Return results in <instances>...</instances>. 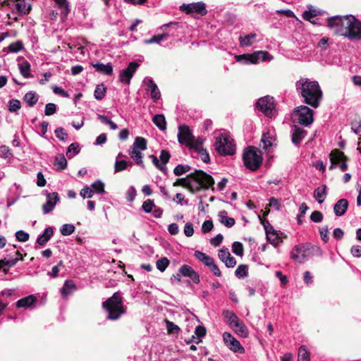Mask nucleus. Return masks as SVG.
Here are the masks:
<instances>
[{"instance_id":"obj_23","label":"nucleus","mask_w":361,"mask_h":361,"mask_svg":"<svg viewBox=\"0 0 361 361\" xmlns=\"http://www.w3.org/2000/svg\"><path fill=\"white\" fill-rule=\"evenodd\" d=\"M95 70L102 74L106 75H111L113 74V66L111 63L104 64L102 63L97 62L92 64Z\"/></svg>"},{"instance_id":"obj_24","label":"nucleus","mask_w":361,"mask_h":361,"mask_svg":"<svg viewBox=\"0 0 361 361\" xmlns=\"http://www.w3.org/2000/svg\"><path fill=\"white\" fill-rule=\"evenodd\" d=\"M36 302L37 298L33 295H30L27 297L18 300L16 302V306L18 308H27L33 305Z\"/></svg>"},{"instance_id":"obj_30","label":"nucleus","mask_w":361,"mask_h":361,"mask_svg":"<svg viewBox=\"0 0 361 361\" xmlns=\"http://www.w3.org/2000/svg\"><path fill=\"white\" fill-rule=\"evenodd\" d=\"M19 70L20 74L25 78H30L33 77V75L30 73L31 66L30 63L27 61H25L18 65Z\"/></svg>"},{"instance_id":"obj_64","label":"nucleus","mask_w":361,"mask_h":361,"mask_svg":"<svg viewBox=\"0 0 361 361\" xmlns=\"http://www.w3.org/2000/svg\"><path fill=\"white\" fill-rule=\"evenodd\" d=\"M56 111V105L54 103H48L45 106L44 114L46 116H51Z\"/></svg>"},{"instance_id":"obj_4","label":"nucleus","mask_w":361,"mask_h":361,"mask_svg":"<svg viewBox=\"0 0 361 361\" xmlns=\"http://www.w3.org/2000/svg\"><path fill=\"white\" fill-rule=\"evenodd\" d=\"M215 150L222 156L233 155L235 153V145L233 140L227 133H221L216 137Z\"/></svg>"},{"instance_id":"obj_28","label":"nucleus","mask_w":361,"mask_h":361,"mask_svg":"<svg viewBox=\"0 0 361 361\" xmlns=\"http://www.w3.org/2000/svg\"><path fill=\"white\" fill-rule=\"evenodd\" d=\"M194 256L197 259L208 267L214 262L212 257L199 250L195 252Z\"/></svg>"},{"instance_id":"obj_15","label":"nucleus","mask_w":361,"mask_h":361,"mask_svg":"<svg viewBox=\"0 0 361 361\" xmlns=\"http://www.w3.org/2000/svg\"><path fill=\"white\" fill-rule=\"evenodd\" d=\"M143 82L147 87L145 89L146 91L150 94V97L154 102H157L159 99L161 97V93L153 79L149 77H146Z\"/></svg>"},{"instance_id":"obj_56","label":"nucleus","mask_w":361,"mask_h":361,"mask_svg":"<svg viewBox=\"0 0 361 361\" xmlns=\"http://www.w3.org/2000/svg\"><path fill=\"white\" fill-rule=\"evenodd\" d=\"M54 134L61 141H66L68 139V133L62 127L57 128L54 131Z\"/></svg>"},{"instance_id":"obj_32","label":"nucleus","mask_w":361,"mask_h":361,"mask_svg":"<svg viewBox=\"0 0 361 361\" xmlns=\"http://www.w3.org/2000/svg\"><path fill=\"white\" fill-rule=\"evenodd\" d=\"M257 35L255 33H250L246 35L244 37L240 36L239 37V42L241 47H250L251 46L254 41L255 40Z\"/></svg>"},{"instance_id":"obj_53","label":"nucleus","mask_w":361,"mask_h":361,"mask_svg":"<svg viewBox=\"0 0 361 361\" xmlns=\"http://www.w3.org/2000/svg\"><path fill=\"white\" fill-rule=\"evenodd\" d=\"M232 252L238 256H243L244 252L243 244L238 241L234 242L232 245Z\"/></svg>"},{"instance_id":"obj_27","label":"nucleus","mask_w":361,"mask_h":361,"mask_svg":"<svg viewBox=\"0 0 361 361\" xmlns=\"http://www.w3.org/2000/svg\"><path fill=\"white\" fill-rule=\"evenodd\" d=\"M219 221L228 228H231L234 226L235 221L233 218L228 216L226 211H220L218 214Z\"/></svg>"},{"instance_id":"obj_47","label":"nucleus","mask_w":361,"mask_h":361,"mask_svg":"<svg viewBox=\"0 0 361 361\" xmlns=\"http://www.w3.org/2000/svg\"><path fill=\"white\" fill-rule=\"evenodd\" d=\"M298 361H310V353L305 346H300L298 350Z\"/></svg>"},{"instance_id":"obj_10","label":"nucleus","mask_w":361,"mask_h":361,"mask_svg":"<svg viewBox=\"0 0 361 361\" xmlns=\"http://www.w3.org/2000/svg\"><path fill=\"white\" fill-rule=\"evenodd\" d=\"M268 55V52L259 51L254 54H245L242 55L235 56V59L237 61L243 62L245 64H251V63H257L260 59L262 61H265L267 59V56Z\"/></svg>"},{"instance_id":"obj_40","label":"nucleus","mask_w":361,"mask_h":361,"mask_svg":"<svg viewBox=\"0 0 361 361\" xmlns=\"http://www.w3.org/2000/svg\"><path fill=\"white\" fill-rule=\"evenodd\" d=\"M188 147L191 148V149H194L198 154H200L202 152L206 150L203 147V140L201 138H198V139H195V138L192 140V142H191V145H189Z\"/></svg>"},{"instance_id":"obj_46","label":"nucleus","mask_w":361,"mask_h":361,"mask_svg":"<svg viewBox=\"0 0 361 361\" xmlns=\"http://www.w3.org/2000/svg\"><path fill=\"white\" fill-rule=\"evenodd\" d=\"M317 14L318 11L312 5H309L308 10L303 12L302 18L306 20L310 21L311 18L317 16Z\"/></svg>"},{"instance_id":"obj_42","label":"nucleus","mask_w":361,"mask_h":361,"mask_svg":"<svg viewBox=\"0 0 361 361\" xmlns=\"http://www.w3.org/2000/svg\"><path fill=\"white\" fill-rule=\"evenodd\" d=\"M106 88L103 83L97 85L94 92V98L97 100L102 99L106 94Z\"/></svg>"},{"instance_id":"obj_50","label":"nucleus","mask_w":361,"mask_h":361,"mask_svg":"<svg viewBox=\"0 0 361 361\" xmlns=\"http://www.w3.org/2000/svg\"><path fill=\"white\" fill-rule=\"evenodd\" d=\"M155 204L152 200L147 199L143 202L142 205V209L145 213H151L153 209L155 207Z\"/></svg>"},{"instance_id":"obj_18","label":"nucleus","mask_w":361,"mask_h":361,"mask_svg":"<svg viewBox=\"0 0 361 361\" xmlns=\"http://www.w3.org/2000/svg\"><path fill=\"white\" fill-rule=\"evenodd\" d=\"M307 134V130H304L302 128L298 127L297 126H295L292 130V142L295 145L298 146L301 141L305 137Z\"/></svg>"},{"instance_id":"obj_17","label":"nucleus","mask_w":361,"mask_h":361,"mask_svg":"<svg viewBox=\"0 0 361 361\" xmlns=\"http://www.w3.org/2000/svg\"><path fill=\"white\" fill-rule=\"evenodd\" d=\"M290 257L298 263H303L306 259L304 247L300 245H295L291 251Z\"/></svg>"},{"instance_id":"obj_11","label":"nucleus","mask_w":361,"mask_h":361,"mask_svg":"<svg viewBox=\"0 0 361 361\" xmlns=\"http://www.w3.org/2000/svg\"><path fill=\"white\" fill-rule=\"evenodd\" d=\"M223 340L226 345L233 353L243 354L245 348L231 333L224 332L223 334Z\"/></svg>"},{"instance_id":"obj_51","label":"nucleus","mask_w":361,"mask_h":361,"mask_svg":"<svg viewBox=\"0 0 361 361\" xmlns=\"http://www.w3.org/2000/svg\"><path fill=\"white\" fill-rule=\"evenodd\" d=\"M169 265V260L166 257H161V259H158L156 263L157 269L161 272L164 271Z\"/></svg>"},{"instance_id":"obj_43","label":"nucleus","mask_w":361,"mask_h":361,"mask_svg":"<svg viewBox=\"0 0 361 361\" xmlns=\"http://www.w3.org/2000/svg\"><path fill=\"white\" fill-rule=\"evenodd\" d=\"M80 148L79 145L77 142L71 144L66 151V156L68 159H72L75 155L79 154Z\"/></svg>"},{"instance_id":"obj_29","label":"nucleus","mask_w":361,"mask_h":361,"mask_svg":"<svg viewBox=\"0 0 361 361\" xmlns=\"http://www.w3.org/2000/svg\"><path fill=\"white\" fill-rule=\"evenodd\" d=\"M129 155L131 159H133L135 164L141 166L142 169L145 168V165L143 164L142 158L143 155L140 150H137V149H129Z\"/></svg>"},{"instance_id":"obj_59","label":"nucleus","mask_w":361,"mask_h":361,"mask_svg":"<svg viewBox=\"0 0 361 361\" xmlns=\"http://www.w3.org/2000/svg\"><path fill=\"white\" fill-rule=\"evenodd\" d=\"M351 130L355 133L358 134L361 131V119L358 117L351 122Z\"/></svg>"},{"instance_id":"obj_49","label":"nucleus","mask_w":361,"mask_h":361,"mask_svg":"<svg viewBox=\"0 0 361 361\" xmlns=\"http://www.w3.org/2000/svg\"><path fill=\"white\" fill-rule=\"evenodd\" d=\"M75 229V228L73 224H66L61 227L60 231L63 235L67 236L73 233Z\"/></svg>"},{"instance_id":"obj_6","label":"nucleus","mask_w":361,"mask_h":361,"mask_svg":"<svg viewBox=\"0 0 361 361\" xmlns=\"http://www.w3.org/2000/svg\"><path fill=\"white\" fill-rule=\"evenodd\" d=\"M313 110L307 106L297 107L293 111V118L295 122L303 126H310L314 121Z\"/></svg>"},{"instance_id":"obj_44","label":"nucleus","mask_w":361,"mask_h":361,"mask_svg":"<svg viewBox=\"0 0 361 361\" xmlns=\"http://www.w3.org/2000/svg\"><path fill=\"white\" fill-rule=\"evenodd\" d=\"M90 188L94 190V194H102L105 192L104 184L100 180H97L92 183Z\"/></svg>"},{"instance_id":"obj_3","label":"nucleus","mask_w":361,"mask_h":361,"mask_svg":"<svg viewBox=\"0 0 361 361\" xmlns=\"http://www.w3.org/2000/svg\"><path fill=\"white\" fill-rule=\"evenodd\" d=\"M102 307L107 312L106 319L109 320H118L126 312L123 304L122 297L117 292L103 302Z\"/></svg>"},{"instance_id":"obj_61","label":"nucleus","mask_w":361,"mask_h":361,"mask_svg":"<svg viewBox=\"0 0 361 361\" xmlns=\"http://www.w3.org/2000/svg\"><path fill=\"white\" fill-rule=\"evenodd\" d=\"M21 107L20 102L18 99H11L9 102L8 110L11 112H16Z\"/></svg>"},{"instance_id":"obj_26","label":"nucleus","mask_w":361,"mask_h":361,"mask_svg":"<svg viewBox=\"0 0 361 361\" xmlns=\"http://www.w3.org/2000/svg\"><path fill=\"white\" fill-rule=\"evenodd\" d=\"M327 188L326 185H322L314 190L313 196L318 203L322 204L327 195Z\"/></svg>"},{"instance_id":"obj_9","label":"nucleus","mask_w":361,"mask_h":361,"mask_svg":"<svg viewBox=\"0 0 361 361\" xmlns=\"http://www.w3.org/2000/svg\"><path fill=\"white\" fill-rule=\"evenodd\" d=\"M256 107L267 116H271L275 110L274 98L267 96L259 99L256 102Z\"/></svg>"},{"instance_id":"obj_57","label":"nucleus","mask_w":361,"mask_h":361,"mask_svg":"<svg viewBox=\"0 0 361 361\" xmlns=\"http://www.w3.org/2000/svg\"><path fill=\"white\" fill-rule=\"evenodd\" d=\"M263 148L268 150L272 146L273 139L269 134H264L262 138Z\"/></svg>"},{"instance_id":"obj_31","label":"nucleus","mask_w":361,"mask_h":361,"mask_svg":"<svg viewBox=\"0 0 361 361\" xmlns=\"http://www.w3.org/2000/svg\"><path fill=\"white\" fill-rule=\"evenodd\" d=\"M75 289V284L72 280H66L61 289V293L63 297H66Z\"/></svg>"},{"instance_id":"obj_41","label":"nucleus","mask_w":361,"mask_h":361,"mask_svg":"<svg viewBox=\"0 0 361 361\" xmlns=\"http://www.w3.org/2000/svg\"><path fill=\"white\" fill-rule=\"evenodd\" d=\"M169 36V35L167 32L163 33V34H159V35H155L152 38H150L149 39H145V44H153V43L160 44L161 42L166 39Z\"/></svg>"},{"instance_id":"obj_12","label":"nucleus","mask_w":361,"mask_h":361,"mask_svg":"<svg viewBox=\"0 0 361 361\" xmlns=\"http://www.w3.org/2000/svg\"><path fill=\"white\" fill-rule=\"evenodd\" d=\"M180 9L187 14L196 13L201 16L206 15L207 13L206 5L202 1L183 4L180 6Z\"/></svg>"},{"instance_id":"obj_52","label":"nucleus","mask_w":361,"mask_h":361,"mask_svg":"<svg viewBox=\"0 0 361 361\" xmlns=\"http://www.w3.org/2000/svg\"><path fill=\"white\" fill-rule=\"evenodd\" d=\"M165 323L169 334H178L180 331V329L179 326L175 324L173 322L165 319Z\"/></svg>"},{"instance_id":"obj_36","label":"nucleus","mask_w":361,"mask_h":361,"mask_svg":"<svg viewBox=\"0 0 361 361\" xmlns=\"http://www.w3.org/2000/svg\"><path fill=\"white\" fill-rule=\"evenodd\" d=\"M152 121L161 130H164L166 128V122L163 114L155 115Z\"/></svg>"},{"instance_id":"obj_14","label":"nucleus","mask_w":361,"mask_h":361,"mask_svg":"<svg viewBox=\"0 0 361 361\" xmlns=\"http://www.w3.org/2000/svg\"><path fill=\"white\" fill-rule=\"evenodd\" d=\"M195 139L189 127L185 125L179 126L178 140L179 143L188 146Z\"/></svg>"},{"instance_id":"obj_38","label":"nucleus","mask_w":361,"mask_h":361,"mask_svg":"<svg viewBox=\"0 0 361 361\" xmlns=\"http://www.w3.org/2000/svg\"><path fill=\"white\" fill-rule=\"evenodd\" d=\"M267 238L274 247L278 246L282 242L275 230L267 231Z\"/></svg>"},{"instance_id":"obj_25","label":"nucleus","mask_w":361,"mask_h":361,"mask_svg":"<svg viewBox=\"0 0 361 361\" xmlns=\"http://www.w3.org/2000/svg\"><path fill=\"white\" fill-rule=\"evenodd\" d=\"M54 234V230L51 227H47L44 229L42 234L39 235L37 239V243L41 245H44Z\"/></svg>"},{"instance_id":"obj_39","label":"nucleus","mask_w":361,"mask_h":361,"mask_svg":"<svg viewBox=\"0 0 361 361\" xmlns=\"http://www.w3.org/2000/svg\"><path fill=\"white\" fill-rule=\"evenodd\" d=\"M54 166L59 170H63L67 167V160L63 154H59L55 157Z\"/></svg>"},{"instance_id":"obj_22","label":"nucleus","mask_w":361,"mask_h":361,"mask_svg":"<svg viewBox=\"0 0 361 361\" xmlns=\"http://www.w3.org/2000/svg\"><path fill=\"white\" fill-rule=\"evenodd\" d=\"M239 336L247 338L249 334L248 329L244 322L239 319L233 326H231Z\"/></svg>"},{"instance_id":"obj_21","label":"nucleus","mask_w":361,"mask_h":361,"mask_svg":"<svg viewBox=\"0 0 361 361\" xmlns=\"http://www.w3.org/2000/svg\"><path fill=\"white\" fill-rule=\"evenodd\" d=\"M348 207V202L346 199L339 200L334 207V212L336 216H341L345 212Z\"/></svg>"},{"instance_id":"obj_34","label":"nucleus","mask_w":361,"mask_h":361,"mask_svg":"<svg viewBox=\"0 0 361 361\" xmlns=\"http://www.w3.org/2000/svg\"><path fill=\"white\" fill-rule=\"evenodd\" d=\"M192 270L190 266L184 264L179 268L178 273L174 277L180 281L181 276L188 277Z\"/></svg>"},{"instance_id":"obj_5","label":"nucleus","mask_w":361,"mask_h":361,"mask_svg":"<svg viewBox=\"0 0 361 361\" xmlns=\"http://www.w3.org/2000/svg\"><path fill=\"white\" fill-rule=\"evenodd\" d=\"M245 166L251 171H257L262 164L263 158L260 150L255 147H247L243 156Z\"/></svg>"},{"instance_id":"obj_2","label":"nucleus","mask_w":361,"mask_h":361,"mask_svg":"<svg viewBox=\"0 0 361 361\" xmlns=\"http://www.w3.org/2000/svg\"><path fill=\"white\" fill-rule=\"evenodd\" d=\"M178 180L180 185L188 188L193 193L201 189H207L214 184V178L202 170H195L185 178Z\"/></svg>"},{"instance_id":"obj_60","label":"nucleus","mask_w":361,"mask_h":361,"mask_svg":"<svg viewBox=\"0 0 361 361\" xmlns=\"http://www.w3.org/2000/svg\"><path fill=\"white\" fill-rule=\"evenodd\" d=\"M149 157L152 159V163L156 166L157 169L161 171L163 173H166V167L161 163H159L158 158L155 155H149Z\"/></svg>"},{"instance_id":"obj_54","label":"nucleus","mask_w":361,"mask_h":361,"mask_svg":"<svg viewBox=\"0 0 361 361\" xmlns=\"http://www.w3.org/2000/svg\"><path fill=\"white\" fill-rule=\"evenodd\" d=\"M23 49V44L20 41L13 42L8 47V51L12 53H18Z\"/></svg>"},{"instance_id":"obj_48","label":"nucleus","mask_w":361,"mask_h":361,"mask_svg":"<svg viewBox=\"0 0 361 361\" xmlns=\"http://www.w3.org/2000/svg\"><path fill=\"white\" fill-rule=\"evenodd\" d=\"M248 274V267L245 264L239 265L235 269V274L239 278H244L247 276Z\"/></svg>"},{"instance_id":"obj_37","label":"nucleus","mask_w":361,"mask_h":361,"mask_svg":"<svg viewBox=\"0 0 361 361\" xmlns=\"http://www.w3.org/2000/svg\"><path fill=\"white\" fill-rule=\"evenodd\" d=\"M130 148L144 151L147 149V140L142 137H135V142Z\"/></svg>"},{"instance_id":"obj_33","label":"nucleus","mask_w":361,"mask_h":361,"mask_svg":"<svg viewBox=\"0 0 361 361\" xmlns=\"http://www.w3.org/2000/svg\"><path fill=\"white\" fill-rule=\"evenodd\" d=\"M223 317L227 319L229 325L231 326H233V324L240 319L232 311L224 310L222 312Z\"/></svg>"},{"instance_id":"obj_35","label":"nucleus","mask_w":361,"mask_h":361,"mask_svg":"<svg viewBox=\"0 0 361 361\" xmlns=\"http://www.w3.org/2000/svg\"><path fill=\"white\" fill-rule=\"evenodd\" d=\"M38 95L33 91H30L24 96V101L30 106H33L38 101Z\"/></svg>"},{"instance_id":"obj_63","label":"nucleus","mask_w":361,"mask_h":361,"mask_svg":"<svg viewBox=\"0 0 361 361\" xmlns=\"http://www.w3.org/2000/svg\"><path fill=\"white\" fill-rule=\"evenodd\" d=\"M230 256L228 248L223 247L219 250L218 257L224 263Z\"/></svg>"},{"instance_id":"obj_19","label":"nucleus","mask_w":361,"mask_h":361,"mask_svg":"<svg viewBox=\"0 0 361 361\" xmlns=\"http://www.w3.org/2000/svg\"><path fill=\"white\" fill-rule=\"evenodd\" d=\"M10 2L15 3V8L18 13L20 15L28 14L31 10V5L27 2V0H8Z\"/></svg>"},{"instance_id":"obj_20","label":"nucleus","mask_w":361,"mask_h":361,"mask_svg":"<svg viewBox=\"0 0 361 361\" xmlns=\"http://www.w3.org/2000/svg\"><path fill=\"white\" fill-rule=\"evenodd\" d=\"M348 158L345 156L343 152L338 149H334L330 153V160L331 162L329 169H333L335 164H338L343 161H347Z\"/></svg>"},{"instance_id":"obj_7","label":"nucleus","mask_w":361,"mask_h":361,"mask_svg":"<svg viewBox=\"0 0 361 361\" xmlns=\"http://www.w3.org/2000/svg\"><path fill=\"white\" fill-rule=\"evenodd\" d=\"M349 26L345 27V32L339 30L340 36L345 37L350 39H361V22L353 16H349Z\"/></svg>"},{"instance_id":"obj_13","label":"nucleus","mask_w":361,"mask_h":361,"mask_svg":"<svg viewBox=\"0 0 361 361\" xmlns=\"http://www.w3.org/2000/svg\"><path fill=\"white\" fill-rule=\"evenodd\" d=\"M139 64L136 62H130L128 67L121 71L119 74V81L122 83L129 85L133 75L137 71Z\"/></svg>"},{"instance_id":"obj_1","label":"nucleus","mask_w":361,"mask_h":361,"mask_svg":"<svg viewBox=\"0 0 361 361\" xmlns=\"http://www.w3.org/2000/svg\"><path fill=\"white\" fill-rule=\"evenodd\" d=\"M295 89L306 104L313 108L319 106L323 93L317 81L302 78L295 82Z\"/></svg>"},{"instance_id":"obj_8","label":"nucleus","mask_w":361,"mask_h":361,"mask_svg":"<svg viewBox=\"0 0 361 361\" xmlns=\"http://www.w3.org/2000/svg\"><path fill=\"white\" fill-rule=\"evenodd\" d=\"M349 16H335L327 19L328 27L334 30L336 35H340L339 30L345 32L346 26H349Z\"/></svg>"},{"instance_id":"obj_45","label":"nucleus","mask_w":361,"mask_h":361,"mask_svg":"<svg viewBox=\"0 0 361 361\" xmlns=\"http://www.w3.org/2000/svg\"><path fill=\"white\" fill-rule=\"evenodd\" d=\"M129 165H132L131 162L125 160L116 159L114 164V172L118 173L125 170Z\"/></svg>"},{"instance_id":"obj_16","label":"nucleus","mask_w":361,"mask_h":361,"mask_svg":"<svg viewBox=\"0 0 361 361\" xmlns=\"http://www.w3.org/2000/svg\"><path fill=\"white\" fill-rule=\"evenodd\" d=\"M60 200V197L57 192H51L47 194V201L42 205V211L44 214L51 212L55 207L57 202Z\"/></svg>"},{"instance_id":"obj_62","label":"nucleus","mask_w":361,"mask_h":361,"mask_svg":"<svg viewBox=\"0 0 361 361\" xmlns=\"http://www.w3.org/2000/svg\"><path fill=\"white\" fill-rule=\"evenodd\" d=\"M324 216L319 211H314L310 215V220L314 223L322 222Z\"/></svg>"},{"instance_id":"obj_55","label":"nucleus","mask_w":361,"mask_h":361,"mask_svg":"<svg viewBox=\"0 0 361 361\" xmlns=\"http://www.w3.org/2000/svg\"><path fill=\"white\" fill-rule=\"evenodd\" d=\"M190 170V166L189 165L178 164L175 167L173 173L176 176H181L183 173L189 171Z\"/></svg>"},{"instance_id":"obj_58","label":"nucleus","mask_w":361,"mask_h":361,"mask_svg":"<svg viewBox=\"0 0 361 361\" xmlns=\"http://www.w3.org/2000/svg\"><path fill=\"white\" fill-rule=\"evenodd\" d=\"M80 196L83 198H91L94 195V190L89 186L85 185L80 192Z\"/></svg>"}]
</instances>
